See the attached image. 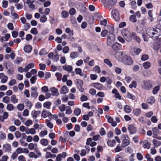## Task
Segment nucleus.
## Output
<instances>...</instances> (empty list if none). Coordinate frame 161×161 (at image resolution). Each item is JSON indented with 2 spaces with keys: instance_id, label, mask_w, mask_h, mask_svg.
<instances>
[{
  "instance_id": "f257e3e1",
  "label": "nucleus",
  "mask_w": 161,
  "mask_h": 161,
  "mask_svg": "<svg viewBox=\"0 0 161 161\" xmlns=\"http://www.w3.org/2000/svg\"><path fill=\"white\" fill-rule=\"evenodd\" d=\"M161 35V29L159 28H149L146 30V33H143L142 37L144 41L147 42L148 41L149 36L151 38L157 37Z\"/></svg>"
},
{
  "instance_id": "f03ea898",
  "label": "nucleus",
  "mask_w": 161,
  "mask_h": 161,
  "mask_svg": "<svg viewBox=\"0 0 161 161\" xmlns=\"http://www.w3.org/2000/svg\"><path fill=\"white\" fill-rule=\"evenodd\" d=\"M114 31L109 32L107 38V44L108 46H112L115 41V36L113 34Z\"/></svg>"
},
{
  "instance_id": "7ed1b4c3",
  "label": "nucleus",
  "mask_w": 161,
  "mask_h": 161,
  "mask_svg": "<svg viewBox=\"0 0 161 161\" xmlns=\"http://www.w3.org/2000/svg\"><path fill=\"white\" fill-rule=\"evenodd\" d=\"M122 34L124 38L128 42H130L132 40V32L126 29H123L122 30Z\"/></svg>"
},
{
  "instance_id": "20e7f679",
  "label": "nucleus",
  "mask_w": 161,
  "mask_h": 161,
  "mask_svg": "<svg viewBox=\"0 0 161 161\" xmlns=\"http://www.w3.org/2000/svg\"><path fill=\"white\" fill-rule=\"evenodd\" d=\"M101 2L104 7H108L110 8L117 3L116 0H101Z\"/></svg>"
},
{
  "instance_id": "39448f33",
  "label": "nucleus",
  "mask_w": 161,
  "mask_h": 161,
  "mask_svg": "<svg viewBox=\"0 0 161 161\" xmlns=\"http://www.w3.org/2000/svg\"><path fill=\"white\" fill-rule=\"evenodd\" d=\"M107 20L106 19H104L103 20L100 21V24L101 25L103 26L104 27H106V28H107L108 29H109V32L114 31V27L110 25H107Z\"/></svg>"
},
{
  "instance_id": "423d86ee",
  "label": "nucleus",
  "mask_w": 161,
  "mask_h": 161,
  "mask_svg": "<svg viewBox=\"0 0 161 161\" xmlns=\"http://www.w3.org/2000/svg\"><path fill=\"white\" fill-rule=\"evenodd\" d=\"M126 64L130 65L133 63V61L131 57L126 55H124V57L122 61Z\"/></svg>"
},
{
  "instance_id": "0eeeda50",
  "label": "nucleus",
  "mask_w": 161,
  "mask_h": 161,
  "mask_svg": "<svg viewBox=\"0 0 161 161\" xmlns=\"http://www.w3.org/2000/svg\"><path fill=\"white\" fill-rule=\"evenodd\" d=\"M129 137L127 135H122L121 137L122 142V146L123 147H125L127 146L130 144V142L128 139Z\"/></svg>"
},
{
  "instance_id": "6e6552de",
  "label": "nucleus",
  "mask_w": 161,
  "mask_h": 161,
  "mask_svg": "<svg viewBox=\"0 0 161 161\" xmlns=\"http://www.w3.org/2000/svg\"><path fill=\"white\" fill-rule=\"evenodd\" d=\"M75 81L77 88L80 92H83L84 89L82 87V85L83 84L82 80L79 79H76Z\"/></svg>"
},
{
  "instance_id": "1a4fd4ad",
  "label": "nucleus",
  "mask_w": 161,
  "mask_h": 161,
  "mask_svg": "<svg viewBox=\"0 0 161 161\" xmlns=\"http://www.w3.org/2000/svg\"><path fill=\"white\" fill-rule=\"evenodd\" d=\"M124 55L125 54L122 52H117L115 54V57L118 61L122 62Z\"/></svg>"
},
{
  "instance_id": "9d476101",
  "label": "nucleus",
  "mask_w": 161,
  "mask_h": 161,
  "mask_svg": "<svg viewBox=\"0 0 161 161\" xmlns=\"http://www.w3.org/2000/svg\"><path fill=\"white\" fill-rule=\"evenodd\" d=\"M143 82L144 85L143 88L145 90H149L152 87V83L151 81H144Z\"/></svg>"
},
{
  "instance_id": "9b49d317",
  "label": "nucleus",
  "mask_w": 161,
  "mask_h": 161,
  "mask_svg": "<svg viewBox=\"0 0 161 161\" xmlns=\"http://www.w3.org/2000/svg\"><path fill=\"white\" fill-rule=\"evenodd\" d=\"M0 79H1V82L3 84H4L7 81L8 77L4 73H0Z\"/></svg>"
},
{
  "instance_id": "f8f14e48",
  "label": "nucleus",
  "mask_w": 161,
  "mask_h": 161,
  "mask_svg": "<svg viewBox=\"0 0 161 161\" xmlns=\"http://www.w3.org/2000/svg\"><path fill=\"white\" fill-rule=\"evenodd\" d=\"M114 19L116 21H118L120 19L119 14L118 12L116 10H112L111 12Z\"/></svg>"
},
{
  "instance_id": "ddd939ff",
  "label": "nucleus",
  "mask_w": 161,
  "mask_h": 161,
  "mask_svg": "<svg viewBox=\"0 0 161 161\" xmlns=\"http://www.w3.org/2000/svg\"><path fill=\"white\" fill-rule=\"evenodd\" d=\"M113 49L114 51H117L121 49L122 47L121 45L117 42H115L112 46Z\"/></svg>"
},
{
  "instance_id": "4468645a",
  "label": "nucleus",
  "mask_w": 161,
  "mask_h": 161,
  "mask_svg": "<svg viewBox=\"0 0 161 161\" xmlns=\"http://www.w3.org/2000/svg\"><path fill=\"white\" fill-rule=\"evenodd\" d=\"M3 149L5 152H9L11 149V146L8 144H4L3 146Z\"/></svg>"
},
{
  "instance_id": "2eb2a0df",
  "label": "nucleus",
  "mask_w": 161,
  "mask_h": 161,
  "mask_svg": "<svg viewBox=\"0 0 161 161\" xmlns=\"http://www.w3.org/2000/svg\"><path fill=\"white\" fill-rule=\"evenodd\" d=\"M108 33H109V29L106 28V27H104L103 30L102 31L101 33V35L102 37H105Z\"/></svg>"
},
{
  "instance_id": "dca6fc26",
  "label": "nucleus",
  "mask_w": 161,
  "mask_h": 161,
  "mask_svg": "<svg viewBox=\"0 0 161 161\" xmlns=\"http://www.w3.org/2000/svg\"><path fill=\"white\" fill-rule=\"evenodd\" d=\"M131 36L132 38H133L138 43H140L141 41V39L138 36H136V34L135 33L133 32H132Z\"/></svg>"
},
{
  "instance_id": "f3484780",
  "label": "nucleus",
  "mask_w": 161,
  "mask_h": 161,
  "mask_svg": "<svg viewBox=\"0 0 161 161\" xmlns=\"http://www.w3.org/2000/svg\"><path fill=\"white\" fill-rule=\"evenodd\" d=\"M128 130L130 134H135L136 131V128L132 125H129L128 127Z\"/></svg>"
},
{
  "instance_id": "a211bd4d",
  "label": "nucleus",
  "mask_w": 161,
  "mask_h": 161,
  "mask_svg": "<svg viewBox=\"0 0 161 161\" xmlns=\"http://www.w3.org/2000/svg\"><path fill=\"white\" fill-rule=\"evenodd\" d=\"M51 114V113L48 111L43 110L42 112V116L44 118L48 117L50 118Z\"/></svg>"
},
{
  "instance_id": "6ab92c4d",
  "label": "nucleus",
  "mask_w": 161,
  "mask_h": 161,
  "mask_svg": "<svg viewBox=\"0 0 161 161\" xmlns=\"http://www.w3.org/2000/svg\"><path fill=\"white\" fill-rule=\"evenodd\" d=\"M63 69L64 70L69 72L72 71L73 67L70 65L65 64L63 66Z\"/></svg>"
},
{
  "instance_id": "aec40b11",
  "label": "nucleus",
  "mask_w": 161,
  "mask_h": 161,
  "mask_svg": "<svg viewBox=\"0 0 161 161\" xmlns=\"http://www.w3.org/2000/svg\"><path fill=\"white\" fill-rule=\"evenodd\" d=\"M92 86L95 88L100 90L103 89V85L99 83H94L93 84Z\"/></svg>"
},
{
  "instance_id": "412c9836",
  "label": "nucleus",
  "mask_w": 161,
  "mask_h": 161,
  "mask_svg": "<svg viewBox=\"0 0 161 161\" xmlns=\"http://www.w3.org/2000/svg\"><path fill=\"white\" fill-rule=\"evenodd\" d=\"M50 90L52 93V95L53 96H57L58 94V90L55 87H52Z\"/></svg>"
},
{
  "instance_id": "4be33fe9",
  "label": "nucleus",
  "mask_w": 161,
  "mask_h": 161,
  "mask_svg": "<svg viewBox=\"0 0 161 161\" xmlns=\"http://www.w3.org/2000/svg\"><path fill=\"white\" fill-rule=\"evenodd\" d=\"M151 143L149 142L147 140L144 141L143 142V147L144 148L149 149L150 147V145Z\"/></svg>"
},
{
  "instance_id": "5701e85b",
  "label": "nucleus",
  "mask_w": 161,
  "mask_h": 161,
  "mask_svg": "<svg viewBox=\"0 0 161 161\" xmlns=\"http://www.w3.org/2000/svg\"><path fill=\"white\" fill-rule=\"evenodd\" d=\"M40 114V111H36L35 110L31 112V115L33 118L36 119L37 116Z\"/></svg>"
},
{
  "instance_id": "b1692460",
  "label": "nucleus",
  "mask_w": 161,
  "mask_h": 161,
  "mask_svg": "<svg viewBox=\"0 0 161 161\" xmlns=\"http://www.w3.org/2000/svg\"><path fill=\"white\" fill-rule=\"evenodd\" d=\"M56 157L55 154H52L50 152H47L46 153L45 158H54Z\"/></svg>"
},
{
  "instance_id": "393cba45",
  "label": "nucleus",
  "mask_w": 161,
  "mask_h": 161,
  "mask_svg": "<svg viewBox=\"0 0 161 161\" xmlns=\"http://www.w3.org/2000/svg\"><path fill=\"white\" fill-rule=\"evenodd\" d=\"M108 122L111 123L112 125L113 126H116L117 125V124L115 121H113V119L111 117H109L108 119Z\"/></svg>"
},
{
  "instance_id": "a878e982",
  "label": "nucleus",
  "mask_w": 161,
  "mask_h": 161,
  "mask_svg": "<svg viewBox=\"0 0 161 161\" xmlns=\"http://www.w3.org/2000/svg\"><path fill=\"white\" fill-rule=\"evenodd\" d=\"M24 49L26 53H29L32 50V47L30 45H26L24 47Z\"/></svg>"
},
{
  "instance_id": "bb28decb",
  "label": "nucleus",
  "mask_w": 161,
  "mask_h": 161,
  "mask_svg": "<svg viewBox=\"0 0 161 161\" xmlns=\"http://www.w3.org/2000/svg\"><path fill=\"white\" fill-rule=\"evenodd\" d=\"M68 91L67 87L65 86H63L60 90L61 93L63 94H65L68 92Z\"/></svg>"
},
{
  "instance_id": "cd10ccee",
  "label": "nucleus",
  "mask_w": 161,
  "mask_h": 161,
  "mask_svg": "<svg viewBox=\"0 0 161 161\" xmlns=\"http://www.w3.org/2000/svg\"><path fill=\"white\" fill-rule=\"evenodd\" d=\"M108 145L110 147H113L115 145L116 142L115 140H113L111 141L110 140H108L107 142Z\"/></svg>"
},
{
  "instance_id": "c85d7f7f",
  "label": "nucleus",
  "mask_w": 161,
  "mask_h": 161,
  "mask_svg": "<svg viewBox=\"0 0 161 161\" xmlns=\"http://www.w3.org/2000/svg\"><path fill=\"white\" fill-rule=\"evenodd\" d=\"M10 101L14 103H16L18 102V99L15 95H12L11 97Z\"/></svg>"
},
{
  "instance_id": "c756f323",
  "label": "nucleus",
  "mask_w": 161,
  "mask_h": 161,
  "mask_svg": "<svg viewBox=\"0 0 161 161\" xmlns=\"http://www.w3.org/2000/svg\"><path fill=\"white\" fill-rule=\"evenodd\" d=\"M46 124L47 126L50 129H52L53 127V124L51 122V121L49 119L46 120Z\"/></svg>"
},
{
  "instance_id": "7c9ffc66",
  "label": "nucleus",
  "mask_w": 161,
  "mask_h": 161,
  "mask_svg": "<svg viewBox=\"0 0 161 161\" xmlns=\"http://www.w3.org/2000/svg\"><path fill=\"white\" fill-rule=\"evenodd\" d=\"M124 110L127 113H130L131 111V109L129 105H126L124 107Z\"/></svg>"
},
{
  "instance_id": "2f4dec72",
  "label": "nucleus",
  "mask_w": 161,
  "mask_h": 161,
  "mask_svg": "<svg viewBox=\"0 0 161 161\" xmlns=\"http://www.w3.org/2000/svg\"><path fill=\"white\" fill-rule=\"evenodd\" d=\"M103 62L105 64L110 67H111L113 66V64L111 62L108 58L105 59L103 60Z\"/></svg>"
},
{
  "instance_id": "473e14b6",
  "label": "nucleus",
  "mask_w": 161,
  "mask_h": 161,
  "mask_svg": "<svg viewBox=\"0 0 161 161\" xmlns=\"http://www.w3.org/2000/svg\"><path fill=\"white\" fill-rule=\"evenodd\" d=\"M155 100L153 97H150L148 98L147 100V102L150 104H153L155 102Z\"/></svg>"
},
{
  "instance_id": "72a5a7b5",
  "label": "nucleus",
  "mask_w": 161,
  "mask_h": 161,
  "mask_svg": "<svg viewBox=\"0 0 161 161\" xmlns=\"http://www.w3.org/2000/svg\"><path fill=\"white\" fill-rule=\"evenodd\" d=\"M133 113L136 116H138L141 113V110L138 108L133 109Z\"/></svg>"
},
{
  "instance_id": "f704fd0d",
  "label": "nucleus",
  "mask_w": 161,
  "mask_h": 161,
  "mask_svg": "<svg viewBox=\"0 0 161 161\" xmlns=\"http://www.w3.org/2000/svg\"><path fill=\"white\" fill-rule=\"evenodd\" d=\"M61 17L64 18H66L69 16V13L65 10L62 11L61 13Z\"/></svg>"
},
{
  "instance_id": "c9c22d12",
  "label": "nucleus",
  "mask_w": 161,
  "mask_h": 161,
  "mask_svg": "<svg viewBox=\"0 0 161 161\" xmlns=\"http://www.w3.org/2000/svg\"><path fill=\"white\" fill-rule=\"evenodd\" d=\"M40 142L42 145L46 146L48 145V141L47 139L43 138L41 140Z\"/></svg>"
},
{
  "instance_id": "e433bc0d",
  "label": "nucleus",
  "mask_w": 161,
  "mask_h": 161,
  "mask_svg": "<svg viewBox=\"0 0 161 161\" xmlns=\"http://www.w3.org/2000/svg\"><path fill=\"white\" fill-rule=\"evenodd\" d=\"M153 143L154 145V147H157L160 146L161 144V142L160 141H158L154 139L153 140Z\"/></svg>"
},
{
  "instance_id": "4c0bfd02",
  "label": "nucleus",
  "mask_w": 161,
  "mask_h": 161,
  "mask_svg": "<svg viewBox=\"0 0 161 161\" xmlns=\"http://www.w3.org/2000/svg\"><path fill=\"white\" fill-rule=\"evenodd\" d=\"M129 20L133 23L136 22L137 21L136 16L135 15H131L129 18Z\"/></svg>"
},
{
  "instance_id": "58836bf2",
  "label": "nucleus",
  "mask_w": 161,
  "mask_h": 161,
  "mask_svg": "<svg viewBox=\"0 0 161 161\" xmlns=\"http://www.w3.org/2000/svg\"><path fill=\"white\" fill-rule=\"evenodd\" d=\"M34 64L33 63L28 64L25 67V70L27 72L30 69L33 68L34 67Z\"/></svg>"
},
{
  "instance_id": "ea45409f",
  "label": "nucleus",
  "mask_w": 161,
  "mask_h": 161,
  "mask_svg": "<svg viewBox=\"0 0 161 161\" xmlns=\"http://www.w3.org/2000/svg\"><path fill=\"white\" fill-rule=\"evenodd\" d=\"M151 64L149 62H146L143 63V66L146 69H149L151 67Z\"/></svg>"
},
{
  "instance_id": "a19ab883",
  "label": "nucleus",
  "mask_w": 161,
  "mask_h": 161,
  "mask_svg": "<svg viewBox=\"0 0 161 161\" xmlns=\"http://www.w3.org/2000/svg\"><path fill=\"white\" fill-rule=\"evenodd\" d=\"M148 15H149L148 19H149L151 22L153 21V18L152 10H149L148 11Z\"/></svg>"
},
{
  "instance_id": "79ce46f5",
  "label": "nucleus",
  "mask_w": 161,
  "mask_h": 161,
  "mask_svg": "<svg viewBox=\"0 0 161 161\" xmlns=\"http://www.w3.org/2000/svg\"><path fill=\"white\" fill-rule=\"evenodd\" d=\"M115 161H125V160L119 155H117L115 157Z\"/></svg>"
},
{
  "instance_id": "37998d69",
  "label": "nucleus",
  "mask_w": 161,
  "mask_h": 161,
  "mask_svg": "<svg viewBox=\"0 0 161 161\" xmlns=\"http://www.w3.org/2000/svg\"><path fill=\"white\" fill-rule=\"evenodd\" d=\"M81 110L79 108H75L74 111V114L76 116L79 115L81 113Z\"/></svg>"
},
{
  "instance_id": "c03bdc74",
  "label": "nucleus",
  "mask_w": 161,
  "mask_h": 161,
  "mask_svg": "<svg viewBox=\"0 0 161 161\" xmlns=\"http://www.w3.org/2000/svg\"><path fill=\"white\" fill-rule=\"evenodd\" d=\"M78 57V53L76 52H73L70 54V57L72 58H75Z\"/></svg>"
},
{
  "instance_id": "a18cd8bd",
  "label": "nucleus",
  "mask_w": 161,
  "mask_h": 161,
  "mask_svg": "<svg viewBox=\"0 0 161 161\" xmlns=\"http://www.w3.org/2000/svg\"><path fill=\"white\" fill-rule=\"evenodd\" d=\"M47 17L45 15H42L40 19V21L41 22L44 23L47 20Z\"/></svg>"
},
{
  "instance_id": "49530a36",
  "label": "nucleus",
  "mask_w": 161,
  "mask_h": 161,
  "mask_svg": "<svg viewBox=\"0 0 161 161\" xmlns=\"http://www.w3.org/2000/svg\"><path fill=\"white\" fill-rule=\"evenodd\" d=\"M9 97L6 96L3 97L2 101L4 103H8L9 102Z\"/></svg>"
},
{
  "instance_id": "de8ad7c7",
  "label": "nucleus",
  "mask_w": 161,
  "mask_h": 161,
  "mask_svg": "<svg viewBox=\"0 0 161 161\" xmlns=\"http://www.w3.org/2000/svg\"><path fill=\"white\" fill-rule=\"evenodd\" d=\"M51 105V103L49 101H47L44 103L43 106L44 107L46 108L47 109H49L50 108V106Z\"/></svg>"
},
{
  "instance_id": "09e8293b",
  "label": "nucleus",
  "mask_w": 161,
  "mask_h": 161,
  "mask_svg": "<svg viewBox=\"0 0 161 161\" xmlns=\"http://www.w3.org/2000/svg\"><path fill=\"white\" fill-rule=\"evenodd\" d=\"M25 102L27 107L29 108V109H31L33 105L31 102L27 99L26 100Z\"/></svg>"
},
{
  "instance_id": "8fccbe9b",
  "label": "nucleus",
  "mask_w": 161,
  "mask_h": 161,
  "mask_svg": "<svg viewBox=\"0 0 161 161\" xmlns=\"http://www.w3.org/2000/svg\"><path fill=\"white\" fill-rule=\"evenodd\" d=\"M6 137L5 134L2 131H0V138L1 140H4Z\"/></svg>"
},
{
  "instance_id": "3c124183",
  "label": "nucleus",
  "mask_w": 161,
  "mask_h": 161,
  "mask_svg": "<svg viewBox=\"0 0 161 161\" xmlns=\"http://www.w3.org/2000/svg\"><path fill=\"white\" fill-rule=\"evenodd\" d=\"M6 108L8 110L11 111L14 109V107L12 104H9L7 105Z\"/></svg>"
},
{
  "instance_id": "603ef678",
  "label": "nucleus",
  "mask_w": 161,
  "mask_h": 161,
  "mask_svg": "<svg viewBox=\"0 0 161 161\" xmlns=\"http://www.w3.org/2000/svg\"><path fill=\"white\" fill-rule=\"evenodd\" d=\"M65 32L69 34L70 36H73V33L72 30H71L69 28H67L65 29Z\"/></svg>"
},
{
  "instance_id": "864d4df0",
  "label": "nucleus",
  "mask_w": 161,
  "mask_h": 161,
  "mask_svg": "<svg viewBox=\"0 0 161 161\" xmlns=\"http://www.w3.org/2000/svg\"><path fill=\"white\" fill-rule=\"evenodd\" d=\"M36 146V144H34L33 143H30L28 145V147L29 148L30 150H33L34 149L35 147Z\"/></svg>"
},
{
  "instance_id": "5fc2aeb1",
  "label": "nucleus",
  "mask_w": 161,
  "mask_h": 161,
  "mask_svg": "<svg viewBox=\"0 0 161 161\" xmlns=\"http://www.w3.org/2000/svg\"><path fill=\"white\" fill-rule=\"evenodd\" d=\"M94 71L96 72L99 73L100 72L101 70L99 66L96 65L93 68Z\"/></svg>"
},
{
  "instance_id": "6e6d98bb",
  "label": "nucleus",
  "mask_w": 161,
  "mask_h": 161,
  "mask_svg": "<svg viewBox=\"0 0 161 161\" xmlns=\"http://www.w3.org/2000/svg\"><path fill=\"white\" fill-rule=\"evenodd\" d=\"M159 90V87L158 86H155L153 89V94H156Z\"/></svg>"
},
{
  "instance_id": "4d7b16f0",
  "label": "nucleus",
  "mask_w": 161,
  "mask_h": 161,
  "mask_svg": "<svg viewBox=\"0 0 161 161\" xmlns=\"http://www.w3.org/2000/svg\"><path fill=\"white\" fill-rule=\"evenodd\" d=\"M136 81H133L132 82V84L129 85V87L130 88H132L133 87L136 88Z\"/></svg>"
},
{
  "instance_id": "13d9d810",
  "label": "nucleus",
  "mask_w": 161,
  "mask_h": 161,
  "mask_svg": "<svg viewBox=\"0 0 161 161\" xmlns=\"http://www.w3.org/2000/svg\"><path fill=\"white\" fill-rule=\"evenodd\" d=\"M17 108L19 110L22 111L24 109V105L22 103L19 104L17 106Z\"/></svg>"
},
{
  "instance_id": "bf43d9fd",
  "label": "nucleus",
  "mask_w": 161,
  "mask_h": 161,
  "mask_svg": "<svg viewBox=\"0 0 161 161\" xmlns=\"http://www.w3.org/2000/svg\"><path fill=\"white\" fill-rule=\"evenodd\" d=\"M153 134L154 135H157L158 133V130L157 127H154L152 129Z\"/></svg>"
},
{
  "instance_id": "052dcab7",
  "label": "nucleus",
  "mask_w": 161,
  "mask_h": 161,
  "mask_svg": "<svg viewBox=\"0 0 161 161\" xmlns=\"http://www.w3.org/2000/svg\"><path fill=\"white\" fill-rule=\"evenodd\" d=\"M149 58L147 54H144L141 57V60L142 61H145L147 60Z\"/></svg>"
},
{
  "instance_id": "680f3d73",
  "label": "nucleus",
  "mask_w": 161,
  "mask_h": 161,
  "mask_svg": "<svg viewBox=\"0 0 161 161\" xmlns=\"http://www.w3.org/2000/svg\"><path fill=\"white\" fill-rule=\"evenodd\" d=\"M89 92L91 95H94L96 93V91L94 89L91 88L89 90Z\"/></svg>"
},
{
  "instance_id": "e2e57ef3",
  "label": "nucleus",
  "mask_w": 161,
  "mask_h": 161,
  "mask_svg": "<svg viewBox=\"0 0 161 161\" xmlns=\"http://www.w3.org/2000/svg\"><path fill=\"white\" fill-rule=\"evenodd\" d=\"M75 13L76 10L74 8H72L69 10V13L71 15H74L75 14Z\"/></svg>"
},
{
  "instance_id": "0e129e2a",
  "label": "nucleus",
  "mask_w": 161,
  "mask_h": 161,
  "mask_svg": "<svg viewBox=\"0 0 161 161\" xmlns=\"http://www.w3.org/2000/svg\"><path fill=\"white\" fill-rule=\"evenodd\" d=\"M30 32L31 33L35 35L37 34L38 33V32L37 31V29H36V28H32Z\"/></svg>"
},
{
  "instance_id": "69168bd1",
  "label": "nucleus",
  "mask_w": 161,
  "mask_h": 161,
  "mask_svg": "<svg viewBox=\"0 0 161 161\" xmlns=\"http://www.w3.org/2000/svg\"><path fill=\"white\" fill-rule=\"evenodd\" d=\"M65 106L64 104H62L58 107V108L61 112H64L65 109Z\"/></svg>"
},
{
  "instance_id": "338daca9",
  "label": "nucleus",
  "mask_w": 161,
  "mask_h": 161,
  "mask_svg": "<svg viewBox=\"0 0 161 161\" xmlns=\"http://www.w3.org/2000/svg\"><path fill=\"white\" fill-rule=\"evenodd\" d=\"M16 152L18 154L24 152V149L20 147H19L16 149Z\"/></svg>"
},
{
  "instance_id": "774afa93",
  "label": "nucleus",
  "mask_w": 161,
  "mask_h": 161,
  "mask_svg": "<svg viewBox=\"0 0 161 161\" xmlns=\"http://www.w3.org/2000/svg\"><path fill=\"white\" fill-rule=\"evenodd\" d=\"M141 49L139 48H135L134 50V52L135 54L136 55H138L139 54V53L141 52Z\"/></svg>"
}]
</instances>
